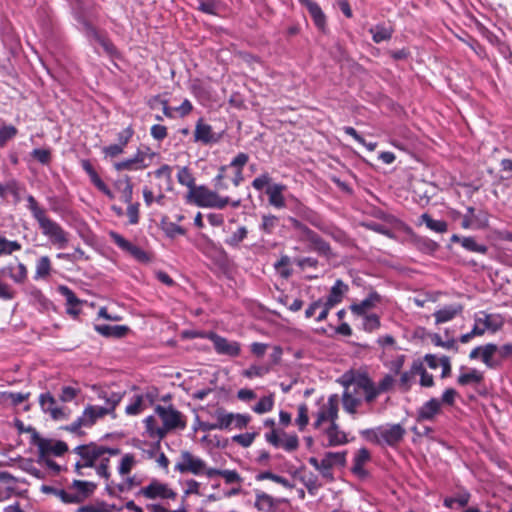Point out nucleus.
<instances>
[{"instance_id":"f257e3e1","label":"nucleus","mask_w":512,"mask_h":512,"mask_svg":"<svg viewBox=\"0 0 512 512\" xmlns=\"http://www.w3.org/2000/svg\"><path fill=\"white\" fill-rule=\"evenodd\" d=\"M74 452L80 456V461L76 463V471L79 475L84 476L83 469L96 468V473L103 478L109 477L108 464L110 456L118 455L119 449L106 448L94 443L80 445L74 449Z\"/></svg>"},{"instance_id":"f03ea898","label":"nucleus","mask_w":512,"mask_h":512,"mask_svg":"<svg viewBox=\"0 0 512 512\" xmlns=\"http://www.w3.org/2000/svg\"><path fill=\"white\" fill-rule=\"evenodd\" d=\"M28 208L33 217L37 220L42 233L47 236L51 243L63 249L68 244V233L55 221L46 216L45 210L39 206L36 199L29 195L27 197Z\"/></svg>"},{"instance_id":"7ed1b4c3","label":"nucleus","mask_w":512,"mask_h":512,"mask_svg":"<svg viewBox=\"0 0 512 512\" xmlns=\"http://www.w3.org/2000/svg\"><path fill=\"white\" fill-rule=\"evenodd\" d=\"M100 397L106 400L105 406L89 405L87 406L82 415L81 421L84 423V427H91L96 421L104 416L114 412L116 406L122 399V395L119 393L111 392L109 395L106 392H102Z\"/></svg>"},{"instance_id":"20e7f679","label":"nucleus","mask_w":512,"mask_h":512,"mask_svg":"<svg viewBox=\"0 0 512 512\" xmlns=\"http://www.w3.org/2000/svg\"><path fill=\"white\" fill-rule=\"evenodd\" d=\"M187 200L199 207L223 209L229 204L228 197H221L216 191L205 186H197L187 194Z\"/></svg>"},{"instance_id":"39448f33","label":"nucleus","mask_w":512,"mask_h":512,"mask_svg":"<svg viewBox=\"0 0 512 512\" xmlns=\"http://www.w3.org/2000/svg\"><path fill=\"white\" fill-rule=\"evenodd\" d=\"M345 393L372 403L375 400V393L372 389V380L364 374L357 375L345 384Z\"/></svg>"},{"instance_id":"423d86ee","label":"nucleus","mask_w":512,"mask_h":512,"mask_svg":"<svg viewBox=\"0 0 512 512\" xmlns=\"http://www.w3.org/2000/svg\"><path fill=\"white\" fill-rule=\"evenodd\" d=\"M406 431L400 424H389L386 426L378 427L376 430H366L363 434L372 438L377 442L382 441L389 446H395L400 443Z\"/></svg>"},{"instance_id":"0eeeda50","label":"nucleus","mask_w":512,"mask_h":512,"mask_svg":"<svg viewBox=\"0 0 512 512\" xmlns=\"http://www.w3.org/2000/svg\"><path fill=\"white\" fill-rule=\"evenodd\" d=\"M504 325V319L500 314H491L485 311H479L474 315L473 334L478 336L486 332L496 333Z\"/></svg>"},{"instance_id":"6e6552de","label":"nucleus","mask_w":512,"mask_h":512,"mask_svg":"<svg viewBox=\"0 0 512 512\" xmlns=\"http://www.w3.org/2000/svg\"><path fill=\"white\" fill-rule=\"evenodd\" d=\"M155 413L161 419L163 425L162 429H164V434L166 435L169 431L174 429H184L186 426V422L183 419L182 414L175 410L173 407H164L161 405H157L155 407Z\"/></svg>"},{"instance_id":"1a4fd4ad","label":"nucleus","mask_w":512,"mask_h":512,"mask_svg":"<svg viewBox=\"0 0 512 512\" xmlns=\"http://www.w3.org/2000/svg\"><path fill=\"white\" fill-rule=\"evenodd\" d=\"M191 337L200 336L204 338H208L213 342L215 351L220 355H226L230 357H236L241 352V346L236 341H229L228 339L214 333H199V334H191Z\"/></svg>"},{"instance_id":"9d476101","label":"nucleus","mask_w":512,"mask_h":512,"mask_svg":"<svg viewBox=\"0 0 512 512\" xmlns=\"http://www.w3.org/2000/svg\"><path fill=\"white\" fill-rule=\"evenodd\" d=\"M205 468V461L194 456L189 451H182L179 460L175 465V470L182 474L191 473L194 475H201L204 473Z\"/></svg>"},{"instance_id":"9b49d317","label":"nucleus","mask_w":512,"mask_h":512,"mask_svg":"<svg viewBox=\"0 0 512 512\" xmlns=\"http://www.w3.org/2000/svg\"><path fill=\"white\" fill-rule=\"evenodd\" d=\"M154 154L146 150H138L134 157L120 161L114 164V168L117 171L123 170H141L148 167L152 161Z\"/></svg>"},{"instance_id":"f8f14e48","label":"nucleus","mask_w":512,"mask_h":512,"mask_svg":"<svg viewBox=\"0 0 512 512\" xmlns=\"http://www.w3.org/2000/svg\"><path fill=\"white\" fill-rule=\"evenodd\" d=\"M338 406V395H330L327 400V403H325L318 411L316 420L314 422V427L318 429L326 421H330V423L335 422L338 418Z\"/></svg>"},{"instance_id":"ddd939ff","label":"nucleus","mask_w":512,"mask_h":512,"mask_svg":"<svg viewBox=\"0 0 512 512\" xmlns=\"http://www.w3.org/2000/svg\"><path fill=\"white\" fill-rule=\"evenodd\" d=\"M293 225L299 228L303 232V236L310 243V248L321 255L329 256L331 254V248L327 242H325L319 235L314 231L310 230L306 226L302 225L299 221L293 220Z\"/></svg>"},{"instance_id":"4468645a","label":"nucleus","mask_w":512,"mask_h":512,"mask_svg":"<svg viewBox=\"0 0 512 512\" xmlns=\"http://www.w3.org/2000/svg\"><path fill=\"white\" fill-rule=\"evenodd\" d=\"M41 409L49 413L54 420H65L68 418V412L65 407L59 406L56 399L50 394H41L39 397Z\"/></svg>"},{"instance_id":"2eb2a0df","label":"nucleus","mask_w":512,"mask_h":512,"mask_svg":"<svg viewBox=\"0 0 512 512\" xmlns=\"http://www.w3.org/2000/svg\"><path fill=\"white\" fill-rule=\"evenodd\" d=\"M139 494L147 499H174L176 497V493L167 484L157 480H153L148 486L143 487Z\"/></svg>"},{"instance_id":"dca6fc26","label":"nucleus","mask_w":512,"mask_h":512,"mask_svg":"<svg viewBox=\"0 0 512 512\" xmlns=\"http://www.w3.org/2000/svg\"><path fill=\"white\" fill-rule=\"evenodd\" d=\"M488 225V214L483 210H476L473 207L467 208L463 216L461 226L464 229H481Z\"/></svg>"},{"instance_id":"f3484780","label":"nucleus","mask_w":512,"mask_h":512,"mask_svg":"<svg viewBox=\"0 0 512 512\" xmlns=\"http://www.w3.org/2000/svg\"><path fill=\"white\" fill-rule=\"evenodd\" d=\"M211 416L215 420V422L202 423L203 430H225L231 428L232 413L227 412L224 408L218 407L213 413H211Z\"/></svg>"},{"instance_id":"a211bd4d","label":"nucleus","mask_w":512,"mask_h":512,"mask_svg":"<svg viewBox=\"0 0 512 512\" xmlns=\"http://www.w3.org/2000/svg\"><path fill=\"white\" fill-rule=\"evenodd\" d=\"M110 236L115 244H117L122 250L127 251L129 254H131L136 260L140 262L149 261V256L145 251H143L138 246L132 244L118 233L111 232Z\"/></svg>"},{"instance_id":"6ab92c4d","label":"nucleus","mask_w":512,"mask_h":512,"mask_svg":"<svg viewBox=\"0 0 512 512\" xmlns=\"http://www.w3.org/2000/svg\"><path fill=\"white\" fill-rule=\"evenodd\" d=\"M133 134L132 130H122L117 135V143L103 147L102 152L106 157H116L123 153L124 147L127 145Z\"/></svg>"},{"instance_id":"aec40b11","label":"nucleus","mask_w":512,"mask_h":512,"mask_svg":"<svg viewBox=\"0 0 512 512\" xmlns=\"http://www.w3.org/2000/svg\"><path fill=\"white\" fill-rule=\"evenodd\" d=\"M463 309L464 307L460 303H453L442 307L433 314L436 324H443L453 320L463 312Z\"/></svg>"},{"instance_id":"412c9836","label":"nucleus","mask_w":512,"mask_h":512,"mask_svg":"<svg viewBox=\"0 0 512 512\" xmlns=\"http://www.w3.org/2000/svg\"><path fill=\"white\" fill-rule=\"evenodd\" d=\"M441 412V402L439 399L432 398L429 401L425 402L418 410H417V420L418 421H431L436 415Z\"/></svg>"},{"instance_id":"4be33fe9","label":"nucleus","mask_w":512,"mask_h":512,"mask_svg":"<svg viewBox=\"0 0 512 512\" xmlns=\"http://www.w3.org/2000/svg\"><path fill=\"white\" fill-rule=\"evenodd\" d=\"M286 190V186L283 184H272L266 188V194L269 198V204L275 208L285 207V199L283 192Z\"/></svg>"},{"instance_id":"5701e85b","label":"nucleus","mask_w":512,"mask_h":512,"mask_svg":"<svg viewBox=\"0 0 512 512\" xmlns=\"http://www.w3.org/2000/svg\"><path fill=\"white\" fill-rule=\"evenodd\" d=\"M192 110V104L188 99H185L180 105L175 106L168 103H163V112L169 118H182L189 114Z\"/></svg>"},{"instance_id":"b1692460","label":"nucleus","mask_w":512,"mask_h":512,"mask_svg":"<svg viewBox=\"0 0 512 512\" xmlns=\"http://www.w3.org/2000/svg\"><path fill=\"white\" fill-rule=\"evenodd\" d=\"M325 433L328 439L327 446H339L348 442L346 433L340 430L336 421L330 424V427L325 430Z\"/></svg>"},{"instance_id":"393cba45","label":"nucleus","mask_w":512,"mask_h":512,"mask_svg":"<svg viewBox=\"0 0 512 512\" xmlns=\"http://www.w3.org/2000/svg\"><path fill=\"white\" fill-rule=\"evenodd\" d=\"M78 19L82 23L83 30L88 38H93L96 41H98L101 44V46L105 49L106 52H108L110 54L114 52V46L112 45L111 42H109L107 39L101 37L98 34V32L96 31V29L88 21H86L80 17Z\"/></svg>"},{"instance_id":"a878e982","label":"nucleus","mask_w":512,"mask_h":512,"mask_svg":"<svg viewBox=\"0 0 512 512\" xmlns=\"http://www.w3.org/2000/svg\"><path fill=\"white\" fill-rule=\"evenodd\" d=\"M3 276H8L15 283H23L27 278V268L23 263H18L17 267L7 265L0 270Z\"/></svg>"},{"instance_id":"bb28decb","label":"nucleus","mask_w":512,"mask_h":512,"mask_svg":"<svg viewBox=\"0 0 512 512\" xmlns=\"http://www.w3.org/2000/svg\"><path fill=\"white\" fill-rule=\"evenodd\" d=\"M301 4H303L304 6H306V8L308 9L315 25L319 28V29H324L325 27V15L324 13L322 12L320 6L312 1V0H299Z\"/></svg>"},{"instance_id":"cd10ccee","label":"nucleus","mask_w":512,"mask_h":512,"mask_svg":"<svg viewBox=\"0 0 512 512\" xmlns=\"http://www.w3.org/2000/svg\"><path fill=\"white\" fill-rule=\"evenodd\" d=\"M39 449L42 454H53L55 456H60L68 450V447L66 443L62 441L52 442L48 440H41L39 443Z\"/></svg>"},{"instance_id":"c85d7f7f","label":"nucleus","mask_w":512,"mask_h":512,"mask_svg":"<svg viewBox=\"0 0 512 512\" xmlns=\"http://www.w3.org/2000/svg\"><path fill=\"white\" fill-rule=\"evenodd\" d=\"M348 291V286L340 279L336 280L335 284L330 290V294L326 300L329 306H335L340 303L343 296Z\"/></svg>"},{"instance_id":"c756f323","label":"nucleus","mask_w":512,"mask_h":512,"mask_svg":"<svg viewBox=\"0 0 512 512\" xmlns=\"http://www.w3.org/2000/svg\"><path fill=\"white\" fill-rule=\"evenodd\" d=\"M72 488L75 490L74 494L79 498L80 503L94 492L96 485L89 481L75 480L72 483Z\"/></svg>"},{"instance_id":"7c9ffc66","label":"nucleus","mask_w":512,"mask_h":512,"mask_svg":"<svg viewBox=\"0 0 512 512\" xmlns=\"http://www.w3.org/2000/svg\"><path fill=\"white\" fill-rule=\"evenodd\" d=\"M370 34L372 35V39L375 43H381L383 41H387L391 39L393 34V29L391 26H387L384 24H378L369 29Z\"/></svg>"},{"instance_id":"2f4dec72","label":"nucleus","mask_w":512,"mask_h":512,"mask_svg":"<svg viewBox=\"0 0 512 512\" xmlns=\"http://www.w3.org/2000/svg\"><path fill=\"white\" fill-rule=\"evenodd\" d=\"M61 294L65 296L67 302V313L73 316H77L80 312L77 309V306L80 304V300L76 297V295L66 286H60L59 288Z\"/></svg>"},{"instance_id":"473e14b6","label":"nucleus","mask_w":512,"mask_h":512,"mask_svg":"<svg viewBox=\"0 0 512 512\" xmlns=\"http://www.w3.org/2000/svg\"><path fill=\"white\" fill-rule=\"evenodd\" d=\"M95 330L105 337H115V338H121L123 337L127 331L128 328L126 326H110V325H96Z\"/></svg>"},{"instance_id":"72a5a7b5","label":"nucleus","mask_w":512,"mask_h":512,"mask_svg":"<svg viewBox=\"0 0 512 512\" xmlns=\"http://www.w3.org/2000/svg\"><path fill=\"white\" fill-rule=\"evenodd\" d=\"M221 136V133H215L212 130H195L194 140L205 145H211L218 142Z\"/></svg>"},{"instance_id":"f704fd0d","label":"nucleus","mask_w":512,"mask_h":512,"mask_svg":"<svg viewBox=\"0 0 512 512\" xmlns=\"http://www.w3.org/2000/svg\"><path fill=\"white\" fill-rule=\"evenodd\" d=\"M254 506L259 511L269 512L274 507V499L265 492L256 491Z\"/></svg>"},{"instance_id":"c9c22d12","label":"nucleus","mask_w":512,"mask_h":512,"mask_svg":"<svg viewBox=\"0 0 512 512\" xmlns=\"http://www.w3.org/2000/svg\"><path fill=\"white\" fill-rule=\"evenodd\" d=\"M378 299L379 297L377 294H371L369 297L362 300L360 303L353 304L351 306V310L355 314L364 315L369 309H371L375 305Z\"/></svg>"},{"instance_id":"e433bc0d","label":"nucleus","mask_w":512,"mask_h":512,"mask_svg":"<svg viewBox=\"0 0 512 512\" xmlns=\"http://www.w3.org/2000/svg\"><path fill=\"white\" fill-rule=\"evenodd\" d=\"M481 351H482L481 359H482L483 363L488 368H495L497 364L493 360V356L498 351L497 345H495L493 343H488V344L482 346Z\"/></svg>"},{"instance_id":"4c0bfd02","label":"nucleus","mask_w":512,"mask_h":512,"mask_svg":"<svg viewBox=\"0 0 512 512\" xmlns=\"http://www.w3.org/2000/svg\"><path fill=\"white\" fill-rule=\"evenodd\" d=\"M146 431L150 437H157L162 439L165 437L164 429L158 425L157 419L154 416H149L144 420Z\"/></svg>"},{"instance_id":"58836bf2","label":"nucleus","mask_w":512,"mask_h":512,"mask_svg":"<svg viewBox=\"0 0 512 512\" xmlns=\"http://www.w3.org/2000/svg\"><path fill=\"white\" fill-rule=\"evenodd\" d=\"M421 220L426 226L437 233H445L448 229V225L445 221L434 220L430 215L424 213L421 215Z\"/></svg>"},{"instance_id":"ea45409f","label":"nucleus","mask_w":512,"mask_h":512,"mask_svg":"<svg viewBox=\"0 0 512 512\" xmlns=\"http://www.w3.org/2000/svg\"><path fill=\"white\" fill-rule=\"evenodd\" d=\"M483 380V375L476 369H471L468 373L461 374L458 377V383L462 386L469 384H479Z\"/></svg>"},{"instance_id":"a19ab883","label":"nucleus","mask_w":512,"mask_h":512,"mask_svg":"<svg viewBox=\"0 0 512 512\" xmlns=\"http://www.w3.org/2000/svg\"><path fill=\"white\" fill-rule=\"evenodd\" d=\"M270 366L268 365H251L242 371V375L248 379L260 378L268 374Z\"/></svg>"},{"instance_id":"79ce46f5","label":"nucleus","mask_w":512,"mask_h":512,"mask_svg":"<svg viewBox=\"0 0 512 512\" xmlns=\"http://www.w3.org/2000/svg\"><path fill=\"white\" fill-rule=\"evenodd\" d=\"M369 459V451L366 448L359 449L354 458L353 471L357 474L362 473L363 467L369 461Z\"/></svg>"},{"instance_id":"37998d69","label":"nucleus","mask_w":512,"mask_h":512,"mask_svg":"<svg viewBox=\"0 0 512 512\" xmlns=\"http://www.w3.org/2000/svg\"><path fill=\"white\" fill-rule=\"evenodd\" d=\"M178 182L189 188V191L195 189V179L187 167H181L177 173Z\"/></svg>"},{"instance_id":"c03bdc74","label":"nucleus","mask_w":512,"mask_h":512,"mask_svg":"<svg viewBox=\"0 0 512 512\" xmlns=\"http://www.w3.org/2000/svg\"><path fill=\"white\" fill-rule=\"evenodd\" d=\"M362 403L360 398H356L349 393L343 392L342 404L343 409L349 414H356L358 406Z\"/></svg>"},{"instance_id":"a18cd8bd","label":"nucleus","mask_w":512,"mask_h":512,"mask_svg":"<svg viewBox=\"0 0 512 512\" xmlns=\"http://www.w3.org/2000/svg\"><path fill=\"white\" fill-rule=\"evenodd\" d=\"M461 246L467 251L485 254L487 247L484 244L478 243L473 237H463L461 240Z\"/></svg>"},{"instance_id":"49530a36","label":"nucleus","mask_w":512,"mask_h":512,"mask_svg":"<svg viewBox=\"0 0 512 512\" xmlns=\"http://www.w3.org/2000/svg\"><path fill=\"white\" fill-rule=\"evenodd\" d=\"M256 480L257 481L271 480L275 483H278V484L284 486L285 488H288V489L293 488V485L286 478L276 475V474H273L272 472H269V471H265V472H261V473L257 474Z\"/></svg>"},{"instance_id":"de8ad7c7","label":"nucleus","mask_w":512,"mask_h":512,"mask_svg":"<svg viewBox=\"0 0 512 512\" xmlns=\"http://www.w3.org/2000/svg\"><path fill=\"white\" fill-rule=\"evenodd\" d=\"M274 406V397L272 394L262 397L252 410L257 414H264L270 412Z\"/></svg>"},{"instance_id":"09e8293b","label":"nucleus","mask_w":512,"mask_h":512,"mask_svg":"<svg viewBox=\"0 0 512 512\" xmlns=\"http://www.w3.org/2000/svg\"><path fill=\"white\" fill-rule=\"evenodd\" d=\"M155 176L165 185L166 190L172 188V168L169 165H163L154 172Z\"/></svg>"},{"instance_id":"8fccbe9b","label":"nucleus","mask_w":512,"mask_h":512,"mask_svg":"<svg viewBox=\"0 0 512 512\" xmlns=\"http://www.w3.org/2000/svg\"><path fill=\"white\" fill-rule=\"evenodd\" d=\"M29 395V393L2 392L0 394V399L3 402H10L12 405L17 406L26 401Z\"/></svg>"},{"instance_id":"3c124183","label":"nucleus","mask_w":512,"mask_h":512,"mask_svg":"<svg viewBox=\"0 0 512 512\" xmlns=\"http://www.w3.org/2000/svg\"><path fill=\"white\" fill-rule=\"evenodd\" d=\"M51 270V262L48 256H42L36 265L35 278H45L49 275Z\"/></svg>"},{"instance_id":"603ef678","label":"nucleus","mask_w":512,"mask_h":512,"mask_svg":"<svg viewBox=\"0 0 512 512\" xmlns=\"http://www.w3.org/2000/svg\"><path fill=\"white\" fill-rule=\"evenodd\" d=\"M248 230L246 227L241 226L233 232L227 239L226 244L232 247H238L239 244L247 237Z\"/></svg>"},{"instance_id":"864d4df0","label":"nucleus","mask_w":512,"mask_h":512,"mask_svg":"<svg viewBox=\"0 0 512 512\" xmlns=\"http://www.w3.org/2000/svg\"><path fill=\"white\" fill-rule=\"evenodd\" d=\"M21 249V244L17 241H10L0 236V255H10Z\"/></svg>"},{"instance_id":"5fc2aeb1","label":"nucleus","mask_w":512,"mask_h":512,"mask_svg":"<svg viewBox=\"0 0 512 512\" xmlns=\"http://www.w3.org/2000/svg\"><path fill=\"white\" fill-rule=\"evenodd\" d=\"M393 382L394 380L390 375H386L377 386L372 381V389L375 393V399L378 397L379 394L388 391L391 388Z\"/></svg>"},{"instance_id":"6e6d98bb","label":"nucleus","mask_w":512,"mask_h":512,"mask_svg":"<svg viewBox=\"0 0 512 512\" xmlns=\"http://www.w3.org/2000/svg\"><path fill=\"white\" fill-rule=\"evenodd\" d=\"M144 408V400L142 395H136L131 404L126 407V413L129 415H137Z\"/></svg>"},{"instance_id":"4d7b16f0","label":"nucleus","mask_w":512,"mask_h":512,"mask_svg":"<svg viewBox=\"0 0 512 512\" xmlns=\"http://www.w3.org/2000/svg\"><path fill=\"white\" fill-rule=\"evenodd\" d=\"M135 457L132 454H126L123 456L120 466H119V473L121 475H126L130 473L131 469L133 468L135 464Z\"/></svg>"},{"instance_id":"13d9d810","label":"nucleus","mask_w":512,"mask_h":512,"mask_svg":"<svg viewBox=\"0 0 512 512\" xmlns=\"http://www.w3.org/2000/svg\"><path fill=\"white\" fill-rule=\"evenodd\" d=\"M309 422L308 407L306 404H300L298 406V415L296 418V424L300 430H303Z\"/></svg>"},{"instance_id":"bf43d9fd","label":"nucleus","mask_w":512,"mask_h":512,"mask_svg":"<svg viewBox=\"0 0 512 512\" xmlns=\"http://www.w3.org/2000/svg\"><path fill=\"white\" fill-rule=\"evenodd\" d=\"M345 456L346 452H328L324 455V459H326L329 464L333 467L335 465H344L345 464Z\"/></svg>"},{"instance_id":"052dcab7","label":"nucleus","mask_w":512,"mask_h":512,"mask_svg":"<svg viewBox=\"0 0 512 512\" xmlns=\"http://www.w3.org/2000/svg\"><path fill=\"white\" fill-rule=\"evenodd\" d=\"M251 417L247 414H234L232 413L231 417V427H235L237 429H243L250 422Z\"/></svg>"},{"instance_id":"680f3d73","label":"nucleus","mask_w":512,"mask_h":512,"mask_svg":"<svg viewBox=\"0 0 512 512\" xmlns=\"http://www.w3.org/2000/svg\"><path fill=\"white\" fill-rule=\"evenodd\" d=\"M277 221H278V219L274 215H264L262 217L261 229L264 232L270 234V233H272L273 229L275 228Z\"/></svg>"},{"instance_id":"e2e57ef3","label":"nucleus","mask_w":512,"mask_h":512,"mask_svg":"<svg viewBox=\"0 0 512 512\" xmlns=\"http://www.w3.org/2000/svg\"><path fill=\"white\" fill-rule=\"evenodd\" d=\"M270 183L271 177L269 176V174L263 173L252 181V186L257 191H261L263 190L264 187H268L269 185H271Z\"/></svg>"},{"instance_id":"0e129e2a","label":"nucleus","mask_w":512,"mask_h":512,"mask_svg":"<svg viewBox=\"0 0 512 512\" xmlns=\"http://www.w3.org/2000/svg\"><path fill=\"white\" fill-rule=\"evenodd\" d=\"M284 438H282V442L280 447L284 448L286 451H294L298 447V438L295 435L287 436L283 433Z\"/></svg>"},{"instance_id":"69168bd1","label":"nucleus","mask_w":512,"mask_h":512,"mask_svg":"<svg viewBox=\"0 0 512 512\" xmlns=\"http://www.w3.org/2000/svg\"><path fill=\"white\" fill-rule=\"evenodd\" d=\"M199 10L207 14H216L218 3L215 0H198Z\"/></svg>"},{"instance_id":"338daca9","label":"nucleus","mask_w":512,"mask_h":512,"mask_svg":"<svg viewBox=\"0 0 512 512\" xmlns=\"http://www.w3.org/2000/svg\"><path fill=\"white\" fill-rule=\"evenodd\" d=\"M31 155L41 164H48L51 159V153L48 149H34Z\"/></svg>"},{"instance_id":"774afa93","label":"nucleus","mask_w":512,"mask_h":512,"mask_svg":"<svg viewBox=\"0 0 512 512\" xmlns=\"http://www.w3.org/2000/svg\"><path fill=\"white\" fill-rule=\"evenodd\" d=\"M77 512H109L107 505L98 503L96 505H84L77 509Z\"/></svg>"}]
</instances>
